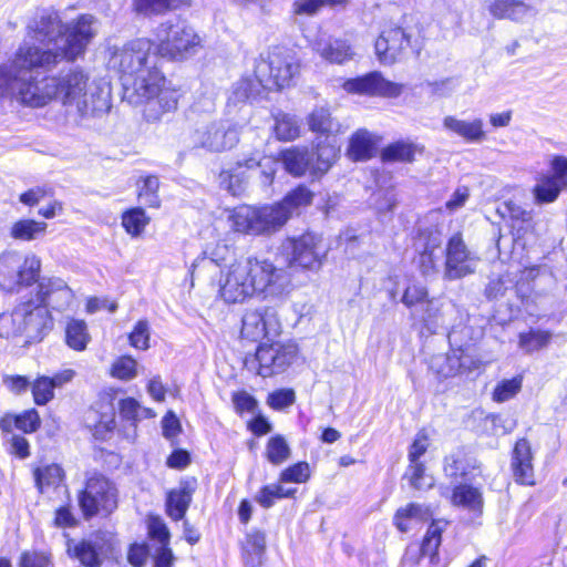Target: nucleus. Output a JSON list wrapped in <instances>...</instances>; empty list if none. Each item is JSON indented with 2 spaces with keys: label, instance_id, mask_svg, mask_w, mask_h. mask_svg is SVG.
<instances>
[{
  "label": "nucleus",
  "instance_id": "obj_44",
  "mask_svg": "<svg viewBox=\"0 0 567 567\" xmlns=\"http://www.w3.org/2000/svg\"><path fill=\"white\" fill-rule=\"evenodd\" d=\"M34 478L38 488L43 492L44 487L56 486L63 478V471L58 464H50L34 471Z\"/></svg>",
  "mask_w": 567,
  "mask_h": 567
},
{
  "label": "nucleus",
  "instance_id": "obj_29",
  "mask_svg": "<svg viewBox=\"0 0 567 567\" xmlns=\"http://www.w3.org/2000/svg\"><path fill=\"white\" fill-rule=\"evenodd\" d=\"M379 138L367 130H358L350 138L347 151L352 161H364L372 156Z\"/></svg>",
  "mask_w": 567,
  "mask_h": 567
},
{
  "label": "nucleus",
  "instance_id": "obj_23",
  "mask_svg": "<svg viewBox=\"0 0 567 567\" xmlns=\"http://www.w3.org/2000/svg\"><path fill=\"white\" fill-rule=\"evenodd\" d=\"M441 495L449 498L454 506L463 507L470 512L481 514L483 511V495L482 492L467 484H461L453 488L452 493H449V488L441 486Z\"/></svg>",
  "mask_w": 567,
  "mask_h": 567
},
{
  "label": "nucleus",
  "instance_id": "obj_32",
  "mask_svg": "<svg viewBox=\"0 0 567 567\" xmlns=\"http://www.w3.org/2000/svg\"><path fill=\"white\" fill-rule=\"evenodd\" d=\"M48 224L34 219H20L12 224L10 236L17 240L31 241L45 235Z\"/></svg>",
  "mask_w": 567,
  "mask_h": 567
},
{
  "label": "nucleus",
  "instance_id": "obj_50",
  "mask_svg": "<svg viewBox=\"0 0 567 567\" xmlns=\"http://www.w3.org/2000/svg\"><path fill=\"white\" fill-rule=\"evenodd\" d=\"M429 290L420 282L410 284L403 291L401 302L409 309L421 307L424 301H427Z\"/></svg>",
  "mask_w": 567,
  "mask_h": 567
},
{
  "label": "nucleus",
  "instance_id": "obj_59",
  "mask_svg": "<svg viewBox=\"0 0 567 567\" xmlns=\"http://www.w3.org/2000/svg\"><path fill=\"white\" fill-rule=\"evenodd\" d=\"M430 446V437L427 433L422 430L415 435L410 449L408 458L410 463L421 462V456L427 451Z\"/></svg>",
  "mask_w": 567,
  "mask_h": 567
},
{
  "label": "nucleus",
  "instance_id": "obj_46",
  "mask_svg": "<svg viewBox=\"0 0 567 567\" xmlns=\"http://www.w3.org/2000/svg\"><path fill=\"white\" fill-rule=\"evenodd\" d=\"M443 532V525L441 522H432L429 529L423 538L422 544L419 546L423 555L434 558L437 549L441 545V535Z\"/></svg>",
  "mask_w": 567,
  "mask_h": 567
},
{
  "label": "nucleus",
  "instance_id": "obj_42",
  "mask_svg": "<svg viewBox=\"0 0 567 567\" xmlns=\"http://www.w3.org/2000/svg\"><path fill=\"white\" fill-rule=\"evenodd\" d=\"M262 84L259 83V79L255 76V80L249 78L240 79L233 87L229 102L240 103L245 102L260 92Z\"/></svg>",
  "mask_w": 567,
  "mask_h": 567
},
{
  "label": "nucleus",
  "instance_id": "obj_24",
  "mask_svg": "<svg viewBox=\"0 0 567 567\" xmlns=\"http://www.w3.org/2000/svg\"><path fill=\"white\" fill-rule=\"evenodd\" d=\"M66 553L70 557L76 558L84 567H101L103 561L102 545L99 540L76 542L68 538Z\"/></svg>",
  "mask_w": 567,
  "mask_h": 567
},
{
  "label": "nucleus",
  "instance_id": "obj_10",
  "mask_svg": "<svg viewBox=\"0 0 567 567\" xmlns=\"http://www.w3.org/2000/svg\"><path fill=\"white\" fill-rule=\"evenodd\" d=\"M79 505L86 519L95 515L107 516L118 506L117 487L106 476L93 473L87 476L85 486L79 494Z\"/></svg>",
  "mask_w": 567,
  "mask_h": 567
},
{
  "label": "nucleus",
  "instance_id": "obj_13",
  "mask_svg": "<svg viewBox=\"0 0 567 567\" xmlns=\"http://www.w3.org/2000/svg\"><path fill=\"white\" fill-rule=\"evenodd\" d=\"M18 319L25 342H40L53 329L50 310L34 297L18 303Z\"/></svg>",
  "mask_w": 567,
  "mask_h": 567
},
{
  "label": "nucleus",
  "instance_id": "obj_39",
  "mask_svg": "<svg viewBox=\"0 0 567 567\" xmlns=\"http://www.w3.org/2000/svg\"><path fill=\"white\" fill-rule=\"evenodd\" d=\"M150 220L145 210L140 207L128 209L122 215V226L128 235L135 238L143 234Z\"/></svg>",
  "mask_w": 567,
  "mask_h": 567
},
{
  "label": "nucleus",
  "instance_id": "obj_40",
  "mask_svg": "<svg viewBox=\"0 0 567 567\" xmlns=\"http://www.w3.org/2000/svg\"><path fill=\"white\" fill-rule=\"evenodd\" d=\"M118 410L120 415L124 420L131 421L134 425L141 420L152 419L155 416V412L152 409L142 406L134 398L121 400L118 402Z\"/></svg>",
  "mask_w": 567,
  "mask_h": 567
},
{
  "label": "nucleus",
  "instance_id": "obj_55",
  "mask_svg": "<svg viewBox=\"0 0 567 567\" xmlns=\"http://www.w3.org/2000/svg\"><path fill=\"white\" fill-rule=\"evenodd\" d=\"M522 389V379L513 378L501 381L493 391V400L496 402H505L514 398Z\"/></svg>",
  "mask_w": 567,
  "mask_h": 567
},
{
  "label": "nucleus",
  "instance_id": "obj_60",
  "mask_svg": "<svg viewBox=\"0 0 567 567\" xmlns=\"http://www.w3.org/2000/svg\"><path fill=\"white\" fill-rule=\"evenodd\" d=\"M14 426L24 433H32L40 426L39 413L32 409L14 416Z\"/></svg>",
  "mask_w": 567,
  "mask_h": 567
},
{
  "label": "nucleus",
  "instance_id": "obj_33",
  "mask_svg": "<svg viewBox=\"0 0 567 567\" xmlns=\"http://www.w3.org/2000/svg\"><path fill=\"white\" fill-rule=\"evenodd\" d=\"M564 189L551 176L543 173L537 177L533 195L537 204H549L554 203Z\"/></svg>",
  "mask_w": 567,
  "mask_h": 567
},
{
  "label": "nucleus",
  "instance_id": "obj_62",
  "mask_svg": "<svg viewBox=\"0 0 567 567\" xmlns=\"http://www.w3.org/2000/svg\"><path fill=\"white\" fill-rule=\"evenodd\" d=\"M420 320L426 326L437 321L441 317V307L434 298H427V301L421 306Z\"/></svg>",
  "mask_w": 567,
  "mask_h": 567
},
{
  "label": "nucleus",
  "instance_id": "obj_47",
  "mask_svg": "<svg viewBox=\"0 0 567 567\" xmlns=\"http://www.w3.org/2000/svg\"><path fill=\"white\" fill-rule=\"evenodd\" d=\"M505 210L512 221V228L517 227V233L522 229L532 227L533 215L532 212L524 209L522 206L514 202L505 203Z\"/></svg>",
  "mask_w": 567,
  "mask_h": 567
},
{
  "label": "nucleus",
  "instance_id": "obj_3",
  "mask_svg": "<svg viewBox=\"0 0 567 567\" xmlns=\"http://www.w3.org/2000/svg\"><path fill=\"white\" fill-rule=\"evenodd\" d=\"M281 322L275 309L264 307L246 311L243 317L241 337L250 341L266 342L256 350L257 373L262 378L286 371L298 354V347L292 341L279 342L275 339L281 334Z\"/></svg>",
  "mask_w": 567,
  "mask_h": 567
},
{
  "label": "nucleus",
  "instance_id": "obj_37",
  "mask_svg": "<svg viewBox=\"0 0 567 567\" xmlns=\"http://www.w3.org/2000/svg\"><path fill=\"white\" fill-rule=\"evenodd\" d=\"M284 483L264 486L255 496V501L264 508H270L277 499L293 497L296 488H286Z\"/></svg>",
  "mask_w": 567,
  "mask_h": 567
},
{
  "label": "nucleus",
  "instance_id": "obj_28",
  "mask_svg": "<svg viewBox=\"0 0 567 567\" xmlns=\"http://www.w3.org/2000/svg\"><path fill=\"white\" fill-rule=\"evenodd\" d=\"M245 567H261L266 553V535L260 530L246 534L241 545Z\"/></svg>",
  "mask_w": 567,
  "mask_h": 567
},
{
  "label": "nucleus",
  "instance_id": "obj_35",
  "mask_svg": "<svg viewBox=\"0 0 567 567\" xmlns=\"http://www.w3.org/2000/svg\"><path fill=\"white\" fill-rule=\"evenodd\" d=\"M91 337L84 320L72 319L65 327V342L75 351H84Z\"/></svg>",
  "mask_w": 567,
  "mask_h": 567
},
{
  "label": "nucleus",
  "instance_id": "obj_16",
  "mask_svg": "<svg viewBox=\"0 0 567 567\" xmlns=\"http://www.w3.org/2000/svg\"><path fill=\"white\" fill-rule=\"evenodd\" d=\"M34 298L48 309L64 311L71 307L74 293L63 279L44 277L38 281Z\"/></svg>",
  "mask_w": 567,
  "mask_h": 567
},
{
  "label": "nucleus",
  "instance_id": "obj_36",
  "mask_svg": "<svg viewBox=\"0 0 567 567\" xmlns=\"http://www.w3.org/2000/svg\"><path fill=\"white\" fill-rule=\"evenodd\" d=\"M187 0H133V9L136 13L152 17L165 13L168 10L175 9Z\"/></svg>",
  "mask_w": 567,
  "mask_h": 567
},
{
  "label": "nucleus",
  "instance_id": "obj_1",
  "mask_svg": "<svg viewBox=\"0 0 567 567\" xmlns=\"http://www.w3.org/2000/svg\"><path fill=\"white\" fill-rule=\"evenodd\" d=\"M82 48V42L74 39L58 51L21 43L13 58L0 65V95L34 109L56 100L64 107L66 124L73 126L106 114L111 109V87L92 79L83 68L72 66L52 76L39 78L37 73L50 72L63 60L75 61Z\"/></svg>",
  "mask_w": 567,
  "mask_h": 567
},
{
  "label": "nucleus",
  "instance_id": "obj_30",
  "mask_svg": "<svg viewBox=\"0 0 567 567\" xmlns=\"http://www.w3.org/2000/svg\"><path fill=\"white\" fill-rule=\"evenodd\" d=\"M424 147L413 142L399 141L383 148L381 156L389 162H412L416 154H422Z\"/></svg>",
  "mask_w": 567,
  "mask_h": 567
},
{
  "label": "nucleus",
  "instance_id": "obj_56",
  "mask_svg": "<svg viewBox=\"0 0 567 567\" xmlns=\"http://www.w3.org/2000/svg\"><path fill=\"white\" fill-rule=\"evenodd\" d=\"M267 404L276 411L285 410L296 402V393L292 389H278L267 396Z\"/></svg>",
  "mask_w": 567,
  "mask_h": 567
},
{
  "label": "nucleus",
  "instance_id": "obj_54",
  "mask_svg": "<svg viewBox=\"0 0 567 567\" xmlns=\"http://www.w3.org/2000/svg\"><path fill=\"white\" fill-rule=\"evenodd\" d=\"M150 323L147 320H138L132 332L128 334L130 344L138 350H147L150 348Z\"/></svg>",
  "mask_w": 567,
  "mask_h": 567
},
{
  "label": "nucleus",
  "instance_id": "obj_26",
  "mask_svg": "<svg viewBox=\"0 0 567 567\" xmlns=\"http://www.w3.org/2000/svg\"><path fill=\"white\" fill-rule=\"evenodd\" d=\"M219 221H225L235 231L257 235L256 212L252 206L241 205L227 209L220 215Z\"/></svg>",
  "mask_w": 567,
  "mask_h": 567
},
{
  "label": "nucleus",
  "instance_id": "obj_5",
  "mask_svg": "<svg viewBox=\"0 0 567 567\" xmlns=\"http://www.w3.org/2000/svg\"><path fill=\"white\" fill-rule=\"evenodd\" d=\"M125 87L131 90L132 103L144 104L143 114L148 122H156L177 109L178 90L172 86L156 63L134 76Z\"/></svg>",
  "mask_w": 567,
  "mask_h": 567
},
{
  "label": "nucleus",
  "instance_id": "obj_48",
  "mask_svg": "<svg viewBox=\"0 0 567 567\" xmlns=\"http://www.w3.org/2000/svg\"><path fill=\"white\" fill-rule=\"evenodd\" d=\"M137 374V362L131 355H122L117 358L111 367V375L113 378L130 381Z\"/></svg>",
  "mask_w": 567,
  "mask_h": 567
},
{
  "label": "nucleus",
  "instance_id": "obj_17",
  "mask_svg": "<svg viewBox=\"0 0 567 567\" xmlns=\"http://www.w3.org/2000/svg\"><path fill=\"white\" fill-rule=\"evenodd\" d=\"M343 89L349 93L396 97L402 93L403 85L384 79L379 72H372L346 81Z\"/></svg>",
  "mask_w": 567,
  "mask_h": 567
},
{
  "label": "nucleus",
  "instance_id": "obj_63",
  "mask_svg": "<svg viewBox=\"0 0 567 567\" xmlns=\"http://www.w3.org/2000/svg\"><path fill=\"white\" fill-rule=\"evenodd\" d=\"M148 534L152 538L157 539L161 545H167L169 532L159 517L148 518Z\"/></svg>",
  "mask_w": 567,
  "mask_h": 567
},
{
  "label": "nucleus",
  "instance_id": "obj_64",
  "mask_svg": "<svg viewBox=\"0 0 567 567\" xmlns=\"http://www.w3.org/2000/svg\"><path fill=\"white\" fill-rule=\"evenodd\" d=\"M148 558V548L145 544H133L127 553V559L134 567H143Z\"/></svg>",
  "mask_w": 567,
  "mask_h": 567
},
{
  "label": "nucleus",
  "instance_id": "obj_15",
  "mask_svg": "<svg viewBox=\"0 0 567 567\" xmlns=\"http://www.w3.org/2000/svg\"><path fill=\"white\" fill-rule=\"evenodd\" d=\"M410 43V35L404 29L389 28L375 40V54L382 64H393L405 56Z\"/></svg>",
  "mask_w": 567,
  "mask_h": 567
},
{
  "label": "nucleus",
  "instance_id": "obj_8",
  "mask_svg": "<svg viewBox=\"0 0 567 567\" xmlns=\"http://www.w3.org/2000/svg\"><path fill=\"white\" fill-rule=\"evenodd\" d=\"M299 71V64L291 52L285 48H272L260 54L256 61L254 75L264 89H284L291 84Z\"/></svg>",
  "mask_w": 567,
  "mask_h": 567
},
{
  "label": "nucleus",
  "instance_id": "obj_49",
  "mask_svg": "<svg viewBox=\"0 0 567 567\" xmlns=\"http://www.w3.org/2000/svg\"><path fill=\"white\" fill-rule=\"evenodd\" d=\"M550 338L551 334L548 331L530 330L519 334V347L527 352H533L546 347Z\"/></svg>",
  "mask_w": 567,
  "mask_h": 567
},
{
  "label": "nucleus",
  "instance_id": "obj_34",
  "mask_svg": "<svg viewBox=\"0 0 567 567\" xmlns=\"http://www.w3.org/2000/svg\"><path fill=\"white\" fill-rule=\"evenodd\" d=\"M192 501V488L189 486H181L168 493L166 507L167 514L174 520H179L184 517L189 503Z\"/></svg>",
  "mask_w": 567,
  "mask_h": 567
},
{
  "label": "nucleus",
  "instance_id": "obj_6",
  "mask_svg": "<svg viewBox=\"0 0 567 567\" xmlns=\"http://www.w3.org/2000/svg\"><path fill=\"white\" fill-rule=\"evenodd\" d=\"M338 156L339 148L332 143H318L312 153L306 146L290 147L280 153L284 167L290 175L300 177L309 173L313 178H321Z\"/></svg>",
  "mask_w": 567,
  "mask_h": 567
},
{
  "label": "nucleus",
  "instance_id": "obj_18",
  "mask_svg": "<svg viewBox=\"0 0 567 567\" xmlns=\"http://www.w3.org/2000/svg\"><path fill=\"white\" fill-rule=\"evenodd\" d=\"M511 466L516 483L527 486L535 485L533 453L530 443L526 439L516 442Z\"/></svg>",
  "mask_w": 567,
  "mask_h": 567
},
{
  "label": "nucleus",
  "instance_id": "obj_57",
  "mask_svg": "<svg viewBox=\"0 0 567 567\" xmlns=\"http://www.w3.org/2000/svg\"><path fill=\"white\" fill-rule=\"evenodd\" d=\"M159 182L156 176H147L143 179V185L140 187L138 197L150 207H158L159 198L157 190Z\"/></svg>",
  "mask_w": 567,
  "mask_h": 567
},
{
  "label": "nucleus",
  "instance_id": "obj_19",
  "mask_svg": "<svg viewBox=\"0 0 567 567\" xmlns=\"http://www.w3.org/2000/svg\"><path fill=\"white\" fill-rule=\"evenodd\" d=\"M442 125L445 131L463 138L467 143H482L487 137L484 122L478 117L463 120L454 115H446L442 121Z\"/></svg>",
  "mask_w": 567,
  "mask_h": 567
},
{
  "label": "nucleus",
  "instance_id": "obj_4",
  "mask_svg": "<svg viewBox=\"0 0 567 567\" xmlns=\"http://www.w3.org/2000/svg\"><path fill=\"white\" fill-rule=\"evenodd\" d=\"M96 19L92 14H81L64 24L58 12L42 10L27 25L24 42L34 44L42 50L58 51L66 48L71 39L82 42L76 59L84 54L89 43L96 34Z\"/></svg>",
  "mask_w": 567,
  "mask_h": 567
},
{
  "label": "nucleus",
  "instance_id": "obj_58",
  "mask_svg": "<svg viewBox=\"0 0 567 567\" xmlns=\"http://www.w3.org/2000/svg\"><path fill=\"white\" fill-rule=\"evenodd\" d=\"M549 168L547 174L567 189V157L563 155L553 156L549 162Z\"/></svg>",
  "mask_w": 567,
  "mask_h": 567
},
{
  "label": "nucleus",
  "instance_id": "obj_45",
  "mask_svg": "<svg viewBox=\"0 0 567 567\" xmlns=\"http://www.w3.org/2000/svg\"><path fill=\"white\" fill-rule=\"evenodd\" d=\"M405 476L408 477L411 486L415 489H429L434 485L433 477L425 473V466L423 462H409Z\"/></svg>",
  "mask_w": 567,
  "mask_h": 567
},
{
  "label": "nucleus",
  "instance_id": "obj_27",
  "mask_svg": "<svg viewBox=\"0 0 567 567\" xmlns=\"http://www.w3.org/2000/svg\"><path fill=\"white\" fill-rule=\"evenodd\" d=\"M486 8L497 19L523 21L534 16L533 8L518 0H488Z\"/></svg>",
  "mask_w": 567,
  "mask_h": 567
},
{
  "label": "nucleus",
  "instance_id": "obj_7",
  "mask_svg": "<svg viewBox=\"0 0 567 567\" xmlns=\"http://www.w3.org/2000/svg\"><path fill=\"white\" fill-rule=\"evenodd\" d=\"M40 271L41 259L35 254L3 251L0 254V290L18 293L22 288L35 284Z\"/></svg>",
  "mask_w": 567,
  "mask_h": 567
},
{
  "label": "nucleus",
  "instance_id": "obj_52",
  "mask_svg": "<svg viewBox=\"0 0 567 567\" xmlns=\"http://www.w3.org/2000/svg\"><path fill=\"white\" fill-rule=\"evenodd\" d=\"M31 390L37 405H44L54 398V388L49 377H38L31 384Z\"/></svg>",
  "mask_w": 567,
  "mask_h": 567
},
{
  "label": "nucleus",
  "instance_id": "obj_20",
  "mask_svg": "<svg viewBox=\"0 0 567 567\" xmlns=\"http://www.w3.org/2000/svg\"><path fill=\"white\" fill-rule=\"evenodd\" d=\"M471 363L468 355L460 350H453L450 353L432 357L430 367L437 377L447 379L471 370Z\"/></svg>",
  "mask_w": 567,
  "mask_h": 567
},
{
  "label": "nucleus",
  "instance_id": "obj_12",
  "mask_svg": "<svg viewBox=\"0 0 567 567\" xmlns=\"http://www.w3.org/2000/svg\"><path fill=\"white\" fill-rule=\"evenodd\" d=\"M281 250L287 255L288 268H301L317 271L327 256L322 237L315 233H305L298 237L287 238Z\"/></svg>",
  "mask_w": 567,
  "mask_h": 567
},
{
  "label": "nucleus",
  "instance_id": "obj_53",
  "mask_svg": "<svg viewBox=\"0 0 567 567\" xmlns=\"http://www.w3.org/2000/svg\"><path fill=\"white\" fill-rule=\"evenodd\" d=\"M18 305L11 313H0V338H14L22 336L20 319H18Z\"/></svg>",
  "mask_w": 567,
  "mask_h": 567
},
{
  "label": "nucleus",
  "instance_id": "obj_2",
  "mask_svg": "<svg viewBox=\"0 0 567 567\" xmlns=\"http://www.w3.org/2000/svg\"><path fill=\"white\" fill-rule=\"evenodd\" d=\"M291 277L268 257L249 256L221 271L220 297L229 303L244 301L254 295L281 300L291 291Z\"/></svg>",
  "mask_w": 567,
  "mask_h": 567
},
{
  "label": "nucleus",
  "instance_id": "obj_43",
  "mask_svg": "<svg viewBox=\"0 0 567 567\" xmlns=\"http://www.w3.org/2000/svg\"><path fill=\"white\" fill-rule=\"evenodd\" d=\"M265 455L274 465L286 462L290 457V447L285 437L281 435L270 437L266 445Z\"/></svg>",
  "mask_w": 567,
  "mask_h": 567
},
{
  "label": "nucleus",
  "instance_id": "obj_31",
  "mask_svg": "<svg viewBox=\"0 0 567 567\" xmlns=\"http://www.w3.org/2000/svg\"><path fill=\"white\" fill-rule=\"evenodd\" d=\"M308 126L310 131L327 137L341 133L339 123L331 117L329 110L324 107L316 109L309 114Z\"/></svg>",
  "mask_w": 567,
  "mask_h": 567
},
{
  "label": "nucleus",
  "instance_id": "obj_41",
  "mask_svg": "<svg viewBox=\"0 0 567 567\" xmlns=\"http://www.w3.org/2000/svg\"><path fill=\"white\" fill-rule=\"evenodd\" d=\"M275 134L281 141L297 138L300 134V126L296 117L287 113H278L275 116Z\"/></svg>",
  "mask_w": 567,
  "mask_h": 567
},
{
  "label": "nucleus",
  "instance_id": "obj_22",
  "mask_svg": "<svg viewBox=\"0 0 567 567\" xmlns=\"http://www.w3.org/2000/svg\"><path fill=\"white\" fill-rule=\"evenodd\" d=\"M312 48L321 59L329 63L343 64L354 56L351 45L342 39L319 38Z\"/></svg>",
  "mask_w": 567,
  "mask_h": 567
},
{
  "label": "nucleus",
  "instance_id": "obj_38",
  "mask_svg": "<svg viewBox=\"0 0 567 567\" xmlns=\"http://www.w3.org/2000/svg\"><path fill=\"white\" fill-rule=\"evenodd\" d=\"M312 199L313 193L308 187L299 185L289 192L279 203L288 210V217L291 218L295 212L309 206Z\"/></svg>",
  "mask_w": 567,
  "mask_h": 567
},
{
  "label": "nucleus",
  "instance_id": "obj_51",
  "mask_svg": "<svg viewBox=\"0 0 567 567\" xmlns=\"http://www.w3.org/2000/svg\"><path fill=\"white\" fill-rule=\"evenodd\" d=\"M311 476L310 466L307 462H298L285 468L279 475L280 483H306Z\"/></svg>",
  "mask_w": 567,
  "mask_h": 567
},
{
  "label": "nucleus",
  "instance_id": "obj_9",
  "mask_svg": "<svg viewBox=\"0 0 567 567\" xmlns=\"http://www.w3.org/2000/svg\"><path fill=\"white\" fill-rule=\"evenodd\" d=\"M156 51L162 58L183 61L195 54L200 47L199 35L182 21L161 23L155 30Z\"/></svg>",
  "mask_w": 567,
  "mask_h": 567
},
{
  "label": "nucleus",
  "instance_id": "obj_61",
  "mask_svg": "<svg viewBox=\"0 0 567 567\" xmlns=\"http://www.w3.org/2000/svg\"><path fill=\"white\" fill-rule=\"evenodd\" d=\"M233 402L236 411L239 413L255 414L258 410V401L246 391L235 393Z\"/></svg>",
  "mask_w": 567,
  "mask_h": 567
},
{
  "label": "nucleus",
  "instance_id": "obj_14",
  "mask_svg": "<svg viewBox=\"0 0 567 567\" xmlns=\"http://www.w3.org/2000/svg\"><path fill=\"white\" fill-rule=\"evenodd\" d=\"M445 252L444 277L446 279H461L475 271L478 258L467 249L460 234L450 238Z\"/></svg>",
  "mask_w": 567,
  "mask_h": 567
},
{
  "label": "nucleus",
  "instance_id": "obj_25",
  "mask_svg": "<svg viewBox=\"0 0 567 567\" xmlns=\"http://www.w3.org/2000/svg\"><path fill=\"white\" fill-rule=\"evenodd\" d=\"M433 514L434 512L430 505L410 503L396 509L393 524L401 533H406L414 525L431 519Z\"/></svg>",
  "mask_w": 567,
  "mask_h": 567
},
{
  "label": "nucleus",
  "instance_id": "obj_21",
  "mask_svg": "<svg viewBox=\"0 0 567 567\" xmlns=\"http://www.w3.org/2000/svg\"><path fill=\"white\" fill-rule=\"evenodd\" d=\"M257 235H270L281 229L290 219L288 210L278 202L255 207Z\"/></svg>",
  "mask_w": 567,
  "mask_h": 567
},
{
  "label": "nucleus",
  "instance_id": "obj_11",
  "mask_svg": "<svg viewBox=\"0 0 567 567\" xmlns=\"http://www.w3.org/2000/svg\"><path fill=\"white\" fill-rule=\"evenodd\" d=\"M153 42L146 38L131 40L114 49L110 65L121 74L124 86H128L134 76L156 63L151 56Z\"/></svg>",
  "mask_w": 567,
  "mask_h": 567
}]
</instances>
